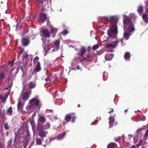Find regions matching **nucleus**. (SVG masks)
I'll list each match as a JSON object with an SVG mask.
<instances>
[{
    "label": "nucleus",
    "mask_w": 148,
    "mask_h": 148,
    "mask_svg": "<svg viewBox=\"0 0 148 148\" xmlns=\"http://www.w3.org/2000/svg\"><path fill=\"white\" fill-rule=\"evenodd\" d=\"M86 50V47H85L82 46L79 49V55L81 56H83L85 54Z\"/></svg>",
    "instance_id": "nucleus-9"
},
{
    "label": "nucleus",
    "mask_w": 148,
    "mask_h": 148,
    "mask_svg": "<svg viewBox=\"0 0 148 148\" xmlns=\"http://www.w3.org/2000/svg\"><path fill=\"white\" fill-rule=\"evenodd\" d=\"M42 33L43 35L46 37H49L50 35V33L47 29H44L42 31Z\"/></svg>",
    "instance_id": "nucleus-16"
},
{
    "label": "nucleus",
    "mask_w": 148,
    "mask_h": 148,
    "mask_svg": "<svg viewBox=\"0 0 148 148\" xmlns=\"http://www.w3.org/2000/svg\"><path fill=\"white\" fill-rule=\"evenodd\" d=\"M9 69V67L8 66H7L4 68V70L5 71L7 72L8 71Z\"/></svg>",
    "instance_id": "nucleus-41"
},
{
    "label": "nucleus",
    "mask_w": 148,
    "mask_h": 148,
    "mask_svg": "<svg viewBox=\"0 0 148 148\" xmlns=\"http://www.w3.org/2000/svg\"><path fill=\"white\" fill-rule=\"evenodd\" d=\"M98 120H96L94 122L92 123L91 124V125H96L97 124V123L98 122Z\"/></svg>",
    "instance_id": "nucleus-47"
},
{
    "label": "nucleus",
    "mask_w": 148,
    "mask_h": 148,
    "mask_svg": "<svg viewBox=\"0 0 148 148\" xmlns=\"http://www.w3.org/2000/svg\"><path fill=\"white\" fill-rule=\"evenodd\" d=\"M29 56V55L28 54H25L24 55L23 58L22 59L23 60L27 58Z\"/></svg>",
    "instance_id": "nucleus-39"
},
{
    "label": "nucleus",
    "mask_w": 148,
    "mask_h": 148,
    "mask_svg": "<svg viewBox=\"0 0 148 148\" xmlns=\"http://www.w3.org/2000/svg\"><path fill=\"white\" fill-rule=\"evenodd\" d=\"M7 113L9 115H12V108L11 107H10L7 110Z\"/></svg>",
    "instance_id": "nucleus-25"
},
{
    "label": "nucleus",
    "mask_w": 148,
    "mask_h": 148,
    "mask_svg": "<svg viewBox=\"0 0 148 148\" xmlns=\"http://www.w3.org/2000/svg\"><path fill=\"white\" fill-rule=\"evenodd\" d=\"M29 42L30 41L29 38H25L22 39L21 40V43L24 47L27 46L29 44Z\"/></svg>",
    "instance_id": "nucleus-8"
},
{
    "label": "nucleus",
    "mask_w": 148,
    "mask_h": 148,
    "mask_svg": "<svg viewBox=\"0 0 148 148\" xmlns=\"http://www.w3.org/2000/svg\"><path fill=\"white\" fill-rule=\"evenodd\" d=\"M148 129L146 130L145 133L144 138L145 139H146L148 138Z\"/></svg>",
    "instance_id": "nucleus-34"
},
{
    "label": "nucleus",
    "mask_w": 148,
    "mask_h": 148,
    "mask_svg": "<svg viewBox=\"0 0 148 148\" xmlns=\"http://www.w3.org/2000/svg\"><path fill=\"white\" fill-rule=\"evenodd\" d=\"M29 103L30 104L29 107L30 108H33V109H34V107L38 106L39 107L38 110H39L41 106L40 100L35 98H34L30 100Z\"/></svg>",
    "instance_id": "nucleus-2"
},
{
    "label": "nucleus",
    "mask_w": 148,
    "mask_h": 148,
    "mask_svg": "<svg viewBox=\"0 0 148 148\" xmlns=\"http://www.w3.org/2000/svg\"><path fill=\"white\" fill-rule=\"evenodd\" d=\"M1 114H2V112H1V111L0 112V115H1Z\"/></svg>",
    "instance_id": "nucleus-63"
},
{
    "label": "nucleus",
    "mask_w": 148,
    "mask_h": 148,
    "mask_svg": "<svg viewBox=\"0 0 148 148\" xmlns=\"http://www.w3.org/2000/svg\"><path fill=\"white\" fill-rule=\"evenodd\" d=\"M131 148H136V147L135 146V145H133L131 147Z\"/></svg>",
    "instance_id": "nucleus-55"
},
{
    "label": "nucleus",
    "mask_w": 148,
    "mask_h": 148,
    "mask_svg": "<svg viewBox=\"0 0 148 148\" xmlns=\"http://www.w3.org/2000/svg\"><path fill=\"white\" fill-rule=\"evenodd\" d=\"M131 57L130 53L128 52H126L124 55L125 59L127 61H129Z\"/></svg>",
    "instance_id": "nucleus-17"
},
{
    "label": "nucleus",
    "mask_w": 148,
    "mask_h": 148,
    "mask_svg": "<svg viewBox=\"0 0 148 148\" xmlns=\"http://www.w3.org/2000/svg\"><path fill=\"white\" fill-rule=\"evenodd\" d=\"M85 60H87L89 61H91V60H88V59H87V57H86L85 58H84V59H83L81 61V62H83Z\"/></svg>",
    "instance_id": "nucleus-51"
},
{
    "label": "nucleus",
    "mask_w": 148,
    "mask_h": 148,
    "mask_svg": "<svg viewBox=\"0 0 148 148\" xmlns=\"http://www.w3.org/2000/svg\"><path fill=\"white\" fill-rule=\"evenodd\" d=\"M119 42V41L117 40L111 44H108L105 45V47L107 48H109V49L108 50V51L112 52L113 50L112 48L115 47L118 45Z\"/></svg>",
    "instance_id": "nucleus-4"
},
{
    "label": "nucleus",
    "mask_w": 148,
    "mask_h": 148,
    "mask_svg": "<svg viewBox=\"0 0 148 148\" xmlns=\"http://www.w3.org/2000/svg\"><path fill=\"white\" fill-rule=\"evenodd\" d=\"M92 47L90 46H89L87 48V51L88 52H89L90 50L91 49Z\"/></svg>",
    "instance_id": "nucleus-45"
},
{
    "label": "nucleus",
    "mask_w": 148,
    "mask_h": 148,
    "mask_svg": "<svg viewBox=\"0 0 148 148\" xmlns=\"http://www.w3.org/2000/svg\"><path fill=\"white\" fill-rule=\"evenodd\" d=\"M12 140L11 139L9 141V142L8 143V145H11V144H12Z\"/></svg>",
    "instance_id": "nucleus-52"
},
{
    "label": "nucleus",
    "mask_w": 148,
    "mask_h": 148,
    "mask_svg": "<svg viewBox=\"0 0 148 148\" xmlns=\"http://www.w3.org/2000/svg\"><path fill=\"white\" fill-rule=\"evenodd\" d=\"M117 145L114 143H111L108 146V148H116Z\"/></svg>",
    "instance_id": "nucleus-21"
},
{
    "label": "nucleus",
    "mask_w": 148,
    "mask_h": 148,
    "mask_svg": "<svg viewBox=\"0 0 148 148\" xmlns=\"http://www.w3.org/2000/svg\"><path fill=\"white\" fill-rule=\"evenodd\" d=\"M37 130L38 132V136L41 138L45 137L46 136L47 131L44 130V127L42 125H38L37 127Z\"/></svg>",
    "instance_id": "nucleus-3"
},
{
    "label": "nucleus",
    "mask_w": 148,
    "mask_h": 148,
    "mask_svg": "<svg viewBox=\"0 0 148 148\" xmlns=\"http://www.w3.org/2000/svg\"><path fill=\"white\" fill-rule=\"evenodd\" d=\"M123 23L124 24V29L125 30V29L128 27V25L132 23L131 19L130 18L126 17L123 20Z\"/></svg>",
    "instance_id": "nucleus-5"
},
{
    "label": "nucleus",
    "mask_w": 148,
    "mask_h": 148,
    "mask_svg": "<svg viewBox=\"0 0 148 148\" xmlns=\"http://www.w3.org/2000/svg\"><path fill=\"white\" fill-rule=\"evenodd\" d=\"M143 129H144L143 128H141V129H138V130H137V131H139V132H140Z\"/></svg>",
    "instance_id": "nucleus-56"
},
{
    "label": "nucleus",
    "mask_w": 148,
    "mask_h": 148,
    "mask_svg": "<svg viewBox=\"0 0 148 148\" xmlns=\"http://www.w3.org/2000/svg\"><path fill=\"white\" fill-rule=\"evenodd\" d=\"M99 47L98 44H96L93 45L92 48L93 50H95L97 49Z\"/></svg>",
    "instance_id": "nucleus-30"
},
{
    "label": "nucleus",
    "mask_w": 148,
    "mask_h": 148,
    "mask_svg": "<svg viewBox=\"0 0 148 148\" xmlns=\"http://www.w3.org/2000/svg\"><path fill=\"white\" fill-rule=\"evenodd\" d=\"M45 75L47 77L46 78H45V76H44L43 78L47 82V83H49L51 82V80L50 79V78L49 76L46 73L45 74Z\"/></svg>",
    "instance_id": "nucleus-23"
},
{
    "label": "nucleus",
    "mask_w": 148,
    "mask_h": 148,
    "mask_svg": "<svg viewBox=\"0 0 148 148\" xmlns=\"http://www.w3.org/2000/svg\"><path fill=\"white\" fill-rule=\"evenodd\" d=\"M13 62L14 61H11L9 62L8 64L12 66L13 65Z\"/></svg>",
    "instance_id": "nucleus-49"
},
{
    "label": "nucleus",
    "mask_w": 148,
    "mask_h": 148,
    "mask_svg": "<svg viewBox=\"0 0 148 148\" xmlns=\"http://www.w3.org/2000/svg\"><path fill=\"white\" fill-rule=\"evenodd\" d=\"M109 123L110 124L109 127H112L113 126H114L116 124L115 123V119L114 116H110L109 118Z\"/></svg>",
    "instance_id": "nucleus-6"
},
{
    "label": "nucleus",
    "mask_w": 148,
    "mask_h": 148,
    "mask_svg": "<svg viewBox=\"0 0 148 148\" xmlns=\"http://www.w3.org/2000/svg\"><path fill=\"white\" fill-rule=\"evenodd\" d=\"M143 8L142 6H139L138 7L137 12L140 14H141L143 12Z\"/></svg>",
    "instance_id": "nucleus-20"
},
{
    "label": "nucleus",
    "mask_w": 148,
    "mask_h": 148,
    "mask_svg": "<svg viewBox=\"0 0 148 148\" xmlns=\"http://www.w3.org/2000/svg\"><path fill=\"white\" fill-rule=\"evenodd\" d=\"M31 91L29 90V92L26 91L25 92L23 96V99L25 100H27L29 98V96L31 94Z\"/></svg>",
    "instance_id": "nucleus-10"
},
{
    "label": "nucleus",
    "mask_w": 148,
    "mask_h": 148,
    "mask_svg": "<svg viewBox=\"0 0 148 148\" xmlns=\"http://www.w3.org/2000/svg\"><path fill=\"white\" fill-rule=\"evenodd\" d=\"M143 141L142 140H140L138 143V144L139 145H142V143H143Z\"/></svg>",
    "instance_id": "nucleus-48"
},
{
    "label": "nucleus",
    "mask_w": 148,
    "mask_h": 148,
    "mask_svg": "<svg viewBox=\"0 0 148 148\" xmlns=\"http://www.w3.org/2000/svg\"><path fill=\"white\" fill-rule=\"evenodd\" d=\"M36 85V81H30L28 84L27 87L30 89H32L34 88Z\"/></svg>",
    "instance_id": "nucleus-12"
},
{
    "label": "nucleus",
    "mask_w": 148,
    "mask_h": 148,
    "mask_svg": "<svg viewBox=\"0 0 148 148\" xmlns=\"http://www.w3.org/2000/svg\"><path fill=\"white\" fill-rule=\"evenodd\" d=\"M78 106V107H79L80 106V105L79 104H78V106Z\"/></svg>",
    "instance_id": "nucleus-62"
},
{
    "label": "nucleus",
    "mask_w": 148,
    "mask_h": 148,
    "mask_svg": "<svg viewBox=\"0 0 148 148\" xmlns=\"http://www.w3.org/2000/svg\"><path fill=\"white\" fill-rule=\"evenodd\" d=\"M145 11L146 13H148V8H146L145 9Z\"/></svg>",
    "instance_id": "nucleus-54"
},
{
    "label": "nucleus",
    "mask_w": 148,
    "mask_h": 148,
    "mask_svg": "<svg viewBox=\"0 0 148 148\" xmlns=\"http://www.w3.org/2000/svg\"><path fill=\"white\" fill-rule=\"evenodd\" d=\"M21 70L22 71V72H23V67L22 66H21Z\"/></svg>",
    "instance_id": "nucleus-57"
},
{
    "label": "nucleus",
    "mask_w": 148,
    "mask_h": 148,
    "mask_svg": "<svg viewBox=\"0 0 148 148\" xmlns=\"http://www.w3.org/2000/svg\"><path fill=\"white\" fill-rule=\"evenodd\" d=\"M16 136L15 137L14 142H16Z\"/></svg>",
    "instance_id": "nucleus-58"
},
{
    "label": "nucleus",
    "mask_w": 148,
    "mask_h": 148,
    "mask_svg": "<svg viewBox=\"0 0 148 148\" xmlns=\"http://www.w3.org/2000/svg\"><path fill=\"white\" fill-rule=\"evenodd\" d=\"M108 112L110 113H111L112 112H114V110L113 109L109 108L108 109Z\"/></svg>",
    "instance_id": "nucleus-43"
},
{
    "label": "nucleus",
    "mask_w": 148,
    "mask_h": 148,
    "mask_svg": "<svg viewBox=\"0 0 148 148\" xmlns=\"http://www.w3.org/2000/svg\"><path fill=\"white\" fill-rule=\"evenodd\" d=\"M42 143L41 140L38 138H36V144L37 145H40Z\"/></svg>",
    "instance_id": "nucleus-32"
},
{
    "label": "nucleus",
    "mask_w": 148,
    "mask_h": 148,
    "mask_svg": "<svg viewBox=\"0 0 148 148\" xmlns=\"http://www.w3.org/2000/svg\"><path fill=\"white\" fill-rule=\"evenodd\" d=\"M39 59V57L38 56H36L34 59V60H33L34 63H37L38 62L37 61Z\"/></svg>",
    "instance_id": "nucleus-36"
},
{
    "label": "nucleus",
    "mask_w": 148,
    "mask_h": 148,
    "mask_svg": "<svg viewBox=\"0 0 148 148\" xmlns=\"http://www.w3.org/2000/svg\"><path fill=\"white\" fill-rule=\"evenodd\" d=\"M0 148H4V144L0 143Z\"/></svg>",
    "instance_id": "nucleus-46"
},
{
    "label": "nucleus",
    "mask_w": 148,
    "mask_h": 148,
    "mask_svg": "<svg viewBox=\"0 0 148 148\" xmlns=\"http://www.w3.org/2000/svg\"><path fill=\"white\" fill-rule=\"evenodd\" d=\"M128 110V108L127 110H125V113H126V112Z\"/></svg>",
    "instance_id": "nucleus-60"
},
{
    "label": "nucleus",
    "mask_w": 148,
    "mask_h": 148,
    "mask_svg": "<svg viewBox=\"0 0 148 148\" xmlns=\"http://www.w3.org/2000/svg\"><path fill=\"white\" fill-rule=\"evenodd\" d=\"M62 33L64 35H65L68 33V31L67 30H64Z\"/></svg>",
    "instance_id": "nucleus-40"
},
{
    "label": "nucleus",
    "mask_w": 148,
    "mask_h": 148,
    "mask_svg": "<svg viewBox=\"0 0 148 148\" xmlns=\"http://www.w3.org/2000/svg\"><path fill=\"white\" fill-rule=\"evenodd\" d=\"M57 30L56 29L53 28H51L50 30L51 33L55 34L57 32Z\"/></svg>",
    "instance_id": "nucleus-31"
},
{
    "label": "nucleus",
    "mask_w": 148,
    "mask_h": 148,
    "mask_svg": "<svg viewBox=\"0 0 148 148\" xmlns=\"http://www.w3.org/2000/svg\"><path fill=\"white\" fill-rule=\"evenodd\" d=\"M39 3L40 4H43L44 2L45 1V0H37Z\"/></svg>",
    "instance_id": "nucleus-42"
},
{
    "label": "nucleus",
    "mask_w": 148,
    "mask_h": 148,
    "mask_svg": "<svg viewBox=\"0 0 148 148\" xmlns=\"http://www.w3.org/2000/svg\"><path fill=\"white\" fill-rule=\"evenodd\" d=\"M27 63H26L25 64V67H26V66H27Z\"/></svg>",
    "instance_id": "nucleus-61"
},
{
    "label": "nucleus",
    "mask_w": 148,
    "mask_h": 148,
    "mask_svg": "<svg viewBox=\"0 0 148 148\" xmlns=\"http://www.w3.org/2000/svg\"><path fill=\"white\" fill-rule=\"evenodd\" d=\"M114 55L112 54L107 53L105 56L106 60H111L114 57Z\"/></svg>",
    "instance_id": "nucleus-13"
},
{
    "label": "nucleus",
    "mask_w": 148,
    "mask_h": 148,
    "mask_svg": "<svg viewBox=\"0 0 148 148\" xmlns=\"http://www.w3.org/2000/svg\"><path fill=\"white\" fill-rule=\"evenodd\" d=\"M50 124L49 122H47V123L43 126L44 127V129H49L50 126Z\"/></svg>",
    "instance_id": "nucleus-27"
},
{
    "label": "nucleus",
    "mask_w": 148,
    "mask_h": 148,
    "mask_svg": "<svg viewBox=\"0 0 148 148\" xmlns=\"http://www.w3.org/2000/svg\"><path fill=\"white\" fill-rule=\"evenodd\" d=\"M106 19L110 23V29L108 30V35L111 38H115L118 33L117 26L118 18L114 16H111L106 18Z\"/></svg>",
    "instance_id": "nucleus-1"
},
{
    "label": "nucleus",
    "mask_w": 148,
    "mask_h": 148,
    "mask_svg": "<svg viewBox=\"0 0 148 148\" xmlns=\"http://www.w3.org/2000/svg\"><path fill=\"white\" fill-rule=\"evenodd\" d=\"M55 46H56V49L58 50L60 45V41L59 40H56L54 42Z\"/></svg>",
    "instance_id": "nucleus-26"
},
{
    "label": "nucleus",
    "mask_w": 148,
    "mask_h": 148,
    "mask_svg": "<svg viewBox=\"0 0 148 148\" xmlns=\"http://www.w3.org/2000/svg\"><path fill=\"white\" fill-rule=\"evenodd\" d=\"M91 55L90 54H88L87 55L86 57L87 58V59H88V60H89L90 58L91 57Z\"/></svg>",
    "instance_id": "nucleus-44"
},
{
    "label": "nucleus",
    "mask_w": 148,
    "mask_h": 148,
    "mask_svg": "<svg viewBox=\"0 0 148 148\" xmlns=\"http://www.w3.org/2000/svg\"><path fill=\"white\" fill-rule=\"evenodd\" d=\"M142 18L145 23H148V15L145 13L143 14L142 15Z\"/></svg>",
    "instance_id": "nucleus-19"
},
{
    "label": "nucleus",
    "mask_w": 148,
    "mask_h": 148,
    "mask_svg": "<svg viewBox=\"0 0 148 148\" xmlns=\"http://www.w3.org/2000/svg\"><path fill=\"white\" fill-rule=\"evenodd\" d=\"M0 99L2 102L5 101L6 100L5 97L2 95H0Z\"/></svg>",
    "instance_id": "nucleus-33"
},
{
    "label": "nucleus",
    "mask_w": 148,
    "mask_h": 148,
    "mask_svg": "<svg viewBox=\"0 0 148 148\" xmlns=\"http://www.w3.org/2000/svg\"><path fill=\"white\" fill-rule=\"evenodd\" d=\"M79 67V66H77V68L78 69H79L78 68Z\"/></svg>",
    "instance_id": "nucleus-64"
},
{
    "label": "nucleus",
    "mask_w": 148,
    "mask_h": 148,
    "mask_svg": "<svg viewBox=\"0 0 148 148\" xmlns=\"http://www.w3.org/2000/svg\"><path fill=\"white\" fill-rule=\"evenodd\" d=\"M19 67H18L16 68V71L15 72L16 74L18 73V71H19Z\"/></svg>",
    "instance_id": "nucleus-50"
},
{
    "label": "nucleus",
    "mask_w": 148,
    "mask_h": 148,
    "mask_svg": "<svg viewBox=\"0 0 148 148\" xmlns=\"http://www.w3.org/2000/svg\"><path fill=\"white\" fill-rule=\"evenodd\" d=\"M41 68L40 67V64L39 62H38L36 65L35 68L33 71L32 73L34 74V71L35 73H36L37 72H38L41 70Z\"/></svg>",
    "instance_id": "nucleus-7"
},
{
    "label": "nucleus",
    "mask_w": 148,
    "mask_h": 148,
    "mask_svg": "<svg viewBox=\"0 0 148 148\" xmlns=\"http://www.w3.org/2000/svg\"><path fill=\"white\" fill-rule=\"evenodd\" d=\"M65 134V132H64L63 134H61L60 135H59L57 137L58 139L59 140H60L62 138L64 137V136Z\"/></svg>",
    "instance_id": "nucleus-28"
},
{
    "label": "nucleus",
    "mask_w": 148,
    "mask_h": 148,
    "mask_svg": "<svg viewBox=\"0 0 148 148\" xmlns=\"http://www.w3.org/2000/svg\"><path fill=\"white\" fill-rule=\"evenodd\" d=\"M125 30H127L128 32H132L134 30V28L133 24L132 23L129 25L128 27L125 29Z\"/></svg>",
    "instance_id": "nucleus-11"
},
{
    "label": "nucleus",
    "mask_w": 148,
    "mask_h": 148,
    "mask_svg": "<svg viewBox=\"0 0 148 148\" xmlns=\"http://www.w3.org/2000/svg\"><path fill=\"white\" fill-rule=\"evenodd\" d=\"M5 76V73L3 71H2L0 73V79L4 78Z\"/></svg>",
    "instance_id": "nucleus-29"
},
{
    "label": "nucleus",
    "mask_w": 148,
    "mask_h": 148,
    "mask_svg": "<svg viewBox=\"0 0 148 148\" xmlns=\"http://www.w3.org/2000/svg\"><path fill=\"white\" fill-rule=\"evenodd\" d=\"M4 128L6 130H8L9 129V127L7 123H6L4 125Z\"/></svg>",
    "instance_id": "nucleus-37"
},
{
    "label": "nucleus",
    "mask_w": 148,
    "mask_h": 148,
    "mask_svg": "<svg viewBox=\"0 0 148 148\" xmlns=\"http://www.w3.org/2000/svg\"><path fill=\"white\" fill-rule=\"evenodd\" d=\"M39 119L38 120V122L39 123H44L46 121V119L45 116H39Z\"/></svg>",
    "instance_id": "nucleus-15"
},
{
    "label": "nucleus",
    "mask_w": 148,
    "mask_h": 148,
    "mask_svg": "<svg viewBox=\"0 0 148 148\" xmlns=\"http://www.w3.org/2000/svg\"><path fill=\"white\" fill-rule=\"evenodd\" d=\"M122 137H119L117 138H115V140L116 142H117L119 143H120L121 142V139Z\"/></svg>",
    "instance_id": "nucleus-35"
},
{
    "label": "nucleus",
    "mask_w": 148,
    "mask_h": 148,
    "mask_svg": "<svg viewBox=\"0 0 148 148\" xmlns=\"http://www.w3.org/2000/svg\"><path fill=\"white\" fill-rule=\"evenodd\" d=\"M105 73L104 72L103 74V79L104 80H105L106 79V78L104 77V76L105 75Z\"/></svg>",
    "instance_id": "nucleus-53"
},
{
    "label": "nucleus",
    "mask_w": 148,
    "mask_h": 148,
    "mask_svg": "<svg viewBox=\"0 0 148 148\" xmlns=\"http://www.w3.org/2000/svg\"><path fill=\"white\" fill-rule=\"evenodd\" d=\"M74 113H70V114H67L66 115L64 119L66 121V123L69 122L72 118V117L70 115H74Z\"/></svg>",
    "instance_id": "nucleus-14"
},
{
    "label": "nucleus",
    "mask_w": 148,
    "mask_h": 148,
    "mask_svg": "<svg viewBox=\"0 0 148 148\" xmlns=\"http://www.w3.org/2000/svg\"><path fill=\"white\" fill-rule=\"evenodd\" d=\"M17 108L18 110L21 111L23 109V106L22 103L19 101L17 105Z\"/></svg>",
    "instance_id": "nucleus-24"
},
{
    "label": "nucleus",
    "mask_w": 148,
    "mask_h": 148,
    "mask_svg": "<svg viewBox=\"0 0 148 148\" xmlns=\"http://www.w3.org/2000/svg\"><path fill=\"white\" fill-rule=\"evenodd\" d=\"M124 32L123 34V37L126 40H127L129 38L130 34L128 32H127L125 30H124Z\"/></svg>",
    "instance_id": "nucleus-22"
},
{
    "label": "nucleus",
    "mask_w": 148,
    "mask_h": 148,
    "mask_svg": "<svg viewBox=\"0 0 148 148\" xmlns=\"http://www.w3.org/2000/svg\"><path fill=\"white\" fill-rule=\"evenodd\" d=\"M72 120L71 122L72 123H74L75 121V120L76 119V116H73L72 117Z\"/></svg>",
    "instance_id": "nucleus-38"
},
{
    "label": "nucleus",
    "mask_w": 148,
    "mask_h": 148,
    "mask_svg": "<svg viewBox=\"0 0 148 148\" xmlns=\"http://www.w3.org/2000/svg\"><path fill=\"white\" fill-rule=\"evenodd\" d=\"M136 147H138L139 146H140V145H139L138 144H137V145H136Z\"/></svg>",
    "instance_id": "nucleus-59"
},
{
    "label": "nucleus",
    "mask_w": 148,
    "mask_h": 148,
    "mask_svg": "<svg viewBox=\"0 0 148 148\" xmlns=\"http://www.w3.org/2000/svg\"><path fill=\"white\" fill-rule=\"evenodd\" d=\"M39 16L42 23H43L45 20L46 19V16L45 14L44 13H41L40 14Z\"/></svg>",
    "instance_id": "nucleus-18"
}]
</instances>
